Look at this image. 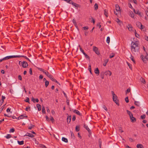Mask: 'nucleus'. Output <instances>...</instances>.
Here are the masks:
<instances>
[{
	"mask_svg": "<svg viewBox=\"0 0 148 148\" xmlns=\"http://www.w3.org/2000/svg\"><path fill=\"white\" fill-rule=\"evenodd\" d=\"M140 100V99L139 98H138V99H137V101H134V104L138 106H139L140 105V102H139V101Z\"/></svg>",
	"mask_w": 148,
	"mask_h": 148,
	"instance_id": "obj_12",
	"label": "nucleus"
},
{
	"mask_svg": "<svg viewBox=\"0 0 148 148\" xmlns=\"http://www.w3.org/2000/svg\"><path fill=\"white\" fill-rule=\"evenodd\" d=\"M108 61V59H106L104 60L105 63L103 64L104 66H106L107 63Z\"/></svg>",
	"mask_w": 148,
	"mask_h": 148,
	"instance_id": "obj_30",
	"label": "nucleus"
},
{
	"mask_svg": "<svg viewBox=\"0 0 148 148\" xmlns=\"http://www.w3.org/2000/svg\"><path fill=\"white\" fill-rule=\"evenodd\" d=\"M14 131V129L13 128H12L10 130L9 132H13Z\"/></svg>",
	"mask_w": 148,
	"mask_h": 148,
	"instance_id": "obj_52",
	"label": "nucleus"
},
{
	"mask_svg": "<svg viewBox=\"0 0 148 148\" xmlns=\"http://www.w3.org/2000/svg\"><path fill=\"white\" fill-rule=\"evenodd\" d=\"M117 21H116L118 23H119V25H120V23H122V22L118 18H117Z\"/></svg>",
	"mask_w": 148,
	"mask_h": 148,
	"instance_id": "obj_50",
	"label": "nucleus"
},
{
	"mask_svg": "<svg viewBox=\"0 0 148 148\" xmlns=\"http://www.w3.org/2000/svg\"><path fill=\"white\" fill-rule=\"evenodd\" d=\"M127 64L128 65V66H129V67L130 68L131 70H132V67L131 66V64L127 62Z\"/></svg>",
	"mask_w": 148,
	"mask_h": 148,
	"instance_id": "obj_48",
	"label": "nucleus"
},
{
	"mask_svg": "<svg viewBox=\"0 0 148 148\" xmlns=\"http://www.w3.org/2000/svg\"><path fill=\"white\" fill-rule=\"evenodd\" d=\"M140 80L142 83H143V84H145V80L142 77L140 78Z\"/></svg>",
	"mask_w": 148,
	"mask_h": 148,
	"instance_id": "obj_26",
	"label": "nucleus"
},
{
	"mask_svg": "<svg viewBox=\"0 0 148 148\" xmlns=\"http://www.w3.org/2000/svg\"><path fill=\"white\" fill-rule=\"evenodd\" d=\"M125 100L126 103L129 102L128 98V97H126L125 99Z\"/></svg>",
	"mask_w": 148,
	"mask_h": 148,
	"instance_id": "obj_54",
	"label": "nucleus"
},
{
	"mask_svg": "<svg viewBox=\"0 0 148 148\" xmlns=\"http://www.w3.org/2000/svg\"><path fill=\"white\" fill-rule=\"evenodd\" d=\"M49 84V82L47 81H46L45 82V86L47 87Z\"/></svg>",
	"mask_w": 148,
	"mask_h": 148,
	"instance_id": "obj_42",
	"label": "nucleus"
},
{
	"mask_svg": "<svg viewBox=\"0 0 148 148\" xmlns=\"http://www.w3.org/2000/svg\"><path fill=\"white\" fill-rule=\"evenodd\" d=\"M50 70H51V73H55V70L53 68L51 67L50 68Z\"/></svg>",
	"mask_w": 148,
	"mask_h": 148,
	"instance_id": "obj_40",
	"label": "nucleus"
},
{
	"mask_svg": "<svg viewBox=\"0 0 148 148\" xmlns=\"http://www.w3.org/2000/svg\"><path fill=\"white\" fill-rule=\"evenodd\" d=\"M11 136L10 134H8L5 137L7 138V139H8L10 138H11Z\"/></svg>",
	"mask_w": 148,
	"mask_h": 148,
	"instance_id": "obj_45",
	"label": "nucleus"
},
{
	"mask_svg": "<svg viewBox=\"0 0 148 148\" xmlns=\"http://www.w3.org/2000/svg\"><path fill=\"white\" fill-rule=\"evenodd\" d=\"M38 70H39L40 71L44 73H45V72H46V71H44V70L42 69V68H38Z\"/></svg>",
	"mask_w": 148,
	"mask_h": 148,
	"instance_id": "obj_36",
	"label": "nucleus"
},
{
	"mask_svg": "<svg viewBox=\"0 0 148 148\" xmlns=\"http://www.w3.org/2000/svg\"><path fill=\"white\" fill-rule=\"evenodd\" d=\"M119 130L121 132H123V131L122 130V128L121 127H119Z\"/></svg>",
	"mask_w": 148,
	"mask_h": 148,
	"instance_id": "obj_59",
	"label": "nucleus"
},
{
	"mask_svg": "<svg viewBox=\"0 0 148 148\" xmlns=\"http://www.w3.org/2000/svg\"><path fill=\"white\" fill-rule=\"evenodd\" d=\"M83 28L84 30H88V27L87 26L84 27Z\"/></svg>",
	"mask_w": 148,
	"mask_h": 148,
	"instance_id": "obj_62",
	"label": "nucleus"
},
{
	"mask_svg": "<svg viewBox=\"0 0 148 148\" xmlns=\"http://www.w3.org/2000/svg\"><path fill=\"white\" fill-rule=\"evenodd\" d=\"M5 96H2V99H1V101H2L1 102V105L2 104V103H3L4 101V99H5Z\"/></svg>",
	"mask_w": 148,
	"mask_h": 148,
	"instance_id": "obj_35",
	"label": "nucleus"
},
{
	"mask_svg": "<svg viewBox=\"0 0 148 148\" xmlns=\"http://www.w3.org/2000/svg\"><path fill=\"white\" fill-rule=\"evenodd\" d=\"M145 114L142 115L141 116V118L142 119H144L145 118Z\"/></svg>",
	"mask_w": 148,
	"mask_h": 148,
	"instance_id": "obj_51",
	"label": "nucleus"
},
{
	"mask_svg": "<svg viewBox=\"0 0 148 148\" xmlns=\"http://www.w3.org/2000/svg\"><path fill=\"white\" fill-rule=\"evenodd\" d=\"M72 5H73L74 6H75V7H77L79 5L78 4H76V3H75L74 2V3H73V4Z\"/></svg>",
	"mask_w": 148,
	"mask_h": 148,
	"instance_id": "obj_53",
	"label": "nucleus"
},
{
	"mask_svg": "<svg viewBox=\"0 0 148 148\" xmlns=\"http://www.w3.org/2000/svg\"><path fill=\"white\" fill-rule=\"evenodd\" d=\"M73 112L77 114V115H81V113L80 112L77 110H74Z\"/></svg>",
	"mask_w": 148,
	"mask_h": 148,
	"instance_id": "obj_19",
	"label": "nucleus"
},
{
	"mask_svg": "<svg viewBox=\"0 0 148 148\" xmlns=\"http://www.w3.org/2000/svg\"><path fill=\"white\" fill-rule=\"evenodd\" d=\"M126 111L127 112V114H129L130 117L131 116V115H133L132 114L130 111H129L128 110H127Z\"/></svg>",
	"mask_w": 148,
	"mask_h": 148,
	"instance_id": "obj_32",
	"label": "nucleus"
},
{
	"mask_svg": "<svg viewBox=\"0 0 148 148\" xmlns=\"http://www.w3.org/2000/svg\"><path fill=\"white\" fill-rule=\"evenodd\" d=\"M34 126L35 125L31 124V126H29L28 127V129L29 130H31L32 128H33Z\"/></svg>",
	"mask_w": 148,
	"mask_h": 148,
	"instance_id": "obj_41",
	"label": "nucleus"
},
{
	"mask_svg": "<svg viewBox=\"0 0 148 148\" xmlns=\"http://www.w3.org/2000/svg\"><path fill=\"white\" fill-rule=\"evenodd\" d=\"M130 58L132 60L134 63H135V61L134 60V58L132 56H131Z\"/></svg>",
	"mask_w": 148,
	"mask_h": 148,
	"instance_id": "obj_49",
	"label": "nucleus"
},
{
	"mask_svg": "<svg viewBox=\"0 0 148 148\" xmlns=\"http://www.w3.org/2000/svg\"><path fill=\"white\" fill-rule=\"evenodd\" d=\"M21 63L22 64V67L23 68L26 67L28 66V64L26 62L23 61L22 62L20 61H19V64H20Z\"/></svg>",
	"mask_w": 148,
	"mask_h": 148,
	"instance_id": "obj_3",
	"label": "nucleus"
},
{
	"mask_svg": "<svg viewBox=\"0 0 148 148\" xmlns=\"http://www.w3.org/2000/svg\"><path fill=\"white\" fill-rule=\"evenodd\" d=\"M62 140L64 142L66 143H67L68 142V140L67 138H64V137H62Z\"/></svg>",
	"mask_w": 148,
	"mask_h": 148,
	"instance_id": "obj_28",
	"label": "nucleus"
},
{
	"mask_svg": "<svg viewBox=\"0 0 148 148\" xmlns=\"http://www.w3.org/2000/svg\"><path fill=\"white\" fill-rule=\"evenodd\" d=\"M104 14L106 16V17H108V10L106 9L104 10Z\"/></svg>",
	"mask_w": 148,
	"mask_h": 148,
	"instance_id": "obj_27",
	"label": "nucleus"
},
{
	"mask_svg": "<svg viewBox=\"0 0 148 148\" xmlns=\"http://www.w3.org/2000/svg\"><path fill=\"white\" fill-rule=\"evenodd\" d=\"M28 136L30 137H33L34 136L32 134H31L29 133H27L24 136Z\"/></svg>",
	"mask_w": 148,
	"mask_h": 148,
	"instance_id": "obj_13",
	"label": "nucleus"
},
{
	"mask_svg": "<svg viewBox=\"0 0 148 148\" xmlns=\"http://www.w3.org/2000/svg\"><path fill=\"white\" fill-rule=\"evenodd\" d=\"M95 73L97 75H99V72L98 68H96L94 71Z\"/></svg>",
	"mask_w": 148,
	"mask_h": 148,
	"instance_id": "obj_15",
	"label": "nucleus"
},
{
	"mask_svg": "<svg viewBox=\"0 0 148 148\" xmlns=\"http://www.w3.org/2000/svg\"><path fill=\"white\" fill-rule=\"evenodd\" d=\"M19 56H6L4 58H3V59L4 60H7L9 59L10 58H17V57H19Z\"/></svg>",
	"mask_w": 148,
	"mask_h": 148,
	"instance_id": "obj_4",
	"label": "nucleus"
},
{
	"mask_svg": "<svg viewBox=\"0 0 148 148\" xmlns=\"http://www.w3.org/2000/svg\"><path fill=\"white\" fill-rule=\"evenodd\" d=\"M130 118L132 122H135L136 121V119L133 117V115H131Z\"/></svg>",
	"mask_w": 148,
	"mask_h": 148,
	"instance_id": "obj_10",
	"label": "nucleus"
},
{
	"mask_svg": "<svg viewBox=\"0 0 148 148\" xmlns=\"http://www.w3.org/2000/svg\"><path fill=\"white\" fill-rule=\"evenodd\" d=\"M42 111L43 113H45V108L43 106H42Z\"/></svg>",
	"mask_w": 148,
	"mask_h": 148,
	"instance_id": "obj_46",
	"label": "nucleus"
},
{
	"mask_svg": "<svg viewBox=\"0 0 148 148\" xmlns=\"http://www.w3.org/2000/svg\"><path fill=\"white\" fill-rule=\"evenodd\" d=\"M127 27L128 28L129 31H132V27L131 24H128V26H127Z\"/></svg>",
	"mask_w": 148,
	"mask_h": 148,
	"instance_id": "obj_18",
	"label": "nucleus"
},
{
	"mask_svg": "<svg viewBox=\"0 0 148 148\" xmlns=\"http://www.w3.org/2000/svg\"><path fill=\"white\" fill-rule=\"evenodd\" d=\"M134 12L135 13L138 14L140 17L142 16L141 13L139 12L138 10H135L134 9Z\"/></svg>",
	"mask_w": 148,
	"mask_h": 148,
	"instance_id": "obj_11",
	"label": "nucleus"
},
{
	"mask_svg": "<svg viewBox=\"0 0 148 148\" xmlns=\"http://www.w3.org/2000/svg\"><path fill=\"white\" fill-rule=\"evenodd\" d=\"M136 147L137 148H143V146L142 144H138L137 145Z\"/></svg>",
	"mask_w": 148,
	"mask_h": 148,
	"instance_id": "obj_25",
	"label": "nucleus"
},
{
	"mask_svg": "<svg viewBox=\"0 0 148 148\" xmlns=\"http://www.w3.org/2000/svg\"><path fill=\"white\" fill-rule=\"evenodd\" d=\"M26 102L29 103V99L28 97H27L25 101Z\"/></svg>",
	"mask_w": 148,
	"mask_h": 148,
	"instance_id": "obj_57",
	"label": "nucleus"
},
{
	"mask_svg": "<svg viewBox=\"0 0 148 148\" xmlns=\"http://www.w3.org/2000/svg\"><path fill=\"white\" fill-rule=\"evenodd\" d=\"M75 119H76V118H75V116L73 115V117L72 119V121H74L75 120Z\"/></svg>",
	"mask_w": 148,
	"mask_h": 148,
	"instance_id": "obj_60",
	"label": "nucleus"
},
{
	"mask_svg": "<svg viewBox=\"0 0 148 148\" xmlns=\"http://www.w3.org/2000/svg\"><path fill=\"white\" fill-rule=\"evenodd\" d=\"M88 70H89V71L90 73L91 74H92V73L91 70V66L90 65L89 66Z\"/></svg>",
	"mask_w": 148,
	"mask_h": 148,
	"instance_id": "obj_47",
	"label": "nucleus"
},
{
	"mask_svg": "<svg viewBox=\"0 0 148 148\" xmlns=\"http://www.w3.org/2000/svg\"><path fill=\"white\" fill-rule=\"evenodd\" d=\"M95 10H97L98 8V5L97 3H95L94 5Z\"/></svg>",
	"mask_w": 148,
	"mask_h": 148,
	"instance_id": "obj_34",
	"label": "nucleus"
},
{
	"mask_svg": "<svg viewBox=\"0 0 148 148\" xmlns=\"http://www.w3.org/2000/svg\"><path fill=\"white\" fill-rule=\"evenodd\" d=\"M130 16L132 18H134V15L132 12L131 11L130 12Z\"/></svg>",
	"mask_w": 148,
	"mask_h": 148,
	"instance_id": "obj_39",
	"label": "nucleus"
},
{
	"mask_svg": "<svg viewBox=\"0 0 148 148\" xmlns=\"http://www.w3.org/2000/svg\"><path fill=\"white\" fill-rule=\"evenodd\" d=\"M71 120V116H68L67 118V121L68 123H69Z\"/></svg>",
	"mask_w": 148,
	"mask_h": 148,
	"instance_id": "obj_16",
	"label": "nucleus"
},
{
	"mask_svg": "<svg viewBox=\"0 0 148 148\" xmlns=\"http://www.w3.org/2000/svg\"><path fill=\"white\" fill-rule=\"evenodd\" d=\"M93 50L98 55L99 54V51L98 50V48L97 47L94 46L93 47Z\"/></svg>",
	"mask_w": 148,
	"mask_h": 148,
	"instance_id": "obj_9",
	"label": "nucleus"
},
{
	"mask_svg": "<svg viewBox=\"0 0 148 148\" xmlns=\"http://www.w3.org/2000/svg\"><path fill=\"white\" fill-rule=\"evenodd\" d=\"M25 117L26 118L27 117V116H25L24 115H22L20 116L19 118H20L21 119H23L24 118V117Z\"/></svg>",
	"mask_w": 148,
	"mask_h": 148,
	"instance_id": "obj_37",
	"label": "nucleus"
},
{
	"mask_svg": "<svg viewBox=\"0 0 148 148\" xmlns=\"http://www.w3.org/2000/svg\"><path fill=\"white\" fill-rule=\"evenodd\" d=\"M113 101L114 102H115L116 104L118 106H119V103L118 102L119 100L117 99V97L116 96L115 97L113 96Z\"/></svg>",
	"mask_w": 148,
	"mask_h": 148,
	"instance_id": "obj_5",
	"label": "nucleus"
},
{
	"mask_svg": "<svg viewBox=\"0 0 148 148\" xmlns=\"http://www.w3.org/2000/svg\"><path fill=\"white\" fill-rule=\"evenodd\" d=\"M105 75L107 76L109 75V76L111 75L112 74V73L111 71H108L105 72Z\"/></svg>",
	"mask_w": 148,
	"mask_h": 148,
	"instance_id": "obj_14",
	"label": "nucleus"
},
{
	"mask_svg": "<svg viewBox=\"0 0 148 148\" xmlns=\"http://www.w3.org/2000/svg\"><path fill=\"white\" fill-rule=\"evenodd\" d=\"M36 106L38 111H40L41 110V107L40 104H37L36 105Z\"/></svg>",
	"mask_w": 148,
	"mask_h": 148,
	"instance_id": "obj_20",
	"label": "nucleus"
},
{
	"mask_svg": "<svg viewBox=\"0 0 148 148\" xmlns=\"http://www.w3.org/2000/svg\"><path fill=\"white\" fill-rule=\"evenodd\" d=\"M50 120L52 123H53L54 121V119L52 116H51Z\"/></svg>",
	"mask_w": 148,
	"mask_h": 148,
	"instance_id": "obj_56",
	"label": "nucleus"
},
{
	"mask_svg": "<svg viewBox=\"0 0 148 148\" xmlns=\"http://www.w3.org/2000/svg\"><path fill=\"white\" fill-rule=\"evenodd\" d=\"M71 137L72 138L74 139L75 138V136H74V134L71 131Z\"/></svg>",
	"mask_w": 148,
	"mask_h": 148,
	"instance_id": "obj_44",
	"label": "nucleus"
},
{
	"mask_svg": "<svg viewBox=\"0 0 148 148\" xmlns=\"http://www.w3.org/2000/svg\"><path fill=\"white\" fill-rule=\"evenodd\" d=\"M104 73H105L104 72H102L101 73V77L102 79H103L104 78Z\"/></svg>",
	"mask_w": 148,
	"mask_h": 148,
	"instance_id": "obj_31",
	"label": "nucleus"
},
{
	"mask_svg": "<svg viewBox=\"0 0 148 148\" xmlns=\"http://www.w3.org/2000/svg\"><path fill=\"white\" fill-rule=\"evenodd\" d=\"M75 130L76 132H78L79 131V126H77L76 127Z\"/></svg>",
	"mask_w": 148,
	"mask_h": 148,
	"instance_id": "obj_33",
	"label": "nucleus"
},
{
	"mask_svg": "<svg viewBox=\"0 0 148 148\" xmlns=\"http://www.w3.org/2000/svg\"><path fill=\"white\" fill-rule=\"evenodd\" d=\"M131 48H136V47H138V44L137 41L135 42L132 41L131 43Z\"/></svg>",
	"mask_w": 148,
	"mask_h": 148,
	"instance_id": "obj_2",
	"label": "nucleus"
},
{
	"mask_svg": "<svg viewBox=\"0 0 148 148\" xmlns=\"http://www.w3.org/2000/svg\"><path fill=\"white\" fill-rule=\"evenodd\" d=\"M114 56V54L113 53H112L110 55V58H112Z\"/></svg>",
	"mask_w": 148,
	"mask_h": 148,
	"instance_id": "obj_43",
	"label": "nucleus"
},
{
	"mask_svg": "<svg viewBox=\"0 0 148 148\" xmlns=\"http://www.w3.org/2000/svg\"><path fill=\"white\" fill-rule=\"evenodd\" d=\"M50 79H51L52 81H54V82L55 81L56 79H54L53 78V77L52 75L51 76V78H50Z\"/></svg>",
	"mask_w": 148,
	"mask_h": 148,
	"instance_id": "obj_61",
	"label": "nucleus"
},
{
	"mask_svg": "<svg viewBox=\"0 0 148 148\" xmlns=\"http://www.w3.org/2000/svg\"><path fill=\"white\" fill-rule=\"evenodd\" d=\"M136 25L140 29H143V25L140 22H136Z\"/></svg>",
	"mask_w": 148,
	"mask_h": 148,
	"instance_id": "obj_7",
	"label": "nucleus"
},
{
	"mask_svg": "<svg viewBox=\"0 0 148 148\" xmlns=\"http://www.w3.org/2000/svg\"><path fill=\"white\" fill-rule=\"evenodd\" d=\"M139 47H136V48H131L132 52L134 54L138 52L139 51Z\"/></svg>",
	"mask_w": 148,
	"mask_h": 148,
	"instance_id": "obj_1",
	"label": "nucleus"
},
{
	"mask_svg": "<svg viewBox=\"0 0 148 148\" xmlns=\"http://www.w3.org/2000/svg\"><path fill=\"white\" fill-rule=\"evenodd\" d=\"M17 142L20 145H23L24 143V141L23 140L21 141L18 140Z\"/></svg>",
	"mask_w": 148,
	"mask_h": 148,
	"instance_id": "obj_22",
	"label": "nucleus"
},
{
	"mask_svg": "<svg viewBox=\"0 0 148 148\" xmlns=\"http://www.w3.org/2000/svg\"><path fill=\"white\" fill-rule=\"evenodd\" d=\"M143 55H141L140 58L142 59V60H143V62L144 63H146V60L145 59H144V58H143Z\"/></svg>",
	"mask_w": 148,
	"mask_h": 148,
	"instance_id": "obj_24",
	"label": "nucleus"
},
{
	"mask_svg": "<svg viewBox=\"0 0 148 148\" xmlns=\"http://www.w3.org/2000/svg\"><path fill=\"white\" fill-rule=\"evenodd\" d=\"M111 93L112 95L113 96L115 97L116 96V95L114 93V91H111Z\"/></svg>",
	"mask_w": 148,
	"mask_h": 148,
	"instance_id": "obj_63",
	"label": "nucleus"
},
{
	"mask_svg": "<svg viewBox=\"0 0 148 148\" xmlns=\"http://www.w3.org/2000/svg\"><path fill=\"white\" fill-rule=\"evenodd\" d=\"M84 127L86 129V130L88 131L90 135H91V130L88 128V126L85 124H84Z\"/></svg>",
	"mask_w": 148,
	"mask_h": 148,
	"instance_id": "obj_6",
	"label": "nucleus"
},
{
	"mask_svg": "<svg viewBox=\"0 0 148 148\" xmlns=\"http://www.w3.org/2000/svg\"><path fill=\"white\" fill-rule=\"evenodd\" d=\"M45 74L49 78H51V76H52V75H51V74H50L49 73L47 72V71H46L45 72Z\"/></svg>",
	"mask_w": 148,
	"mask_h": 148,
	"instance_id": "obj_17",
	"label": "nucleus"
},
{
	"mask_svg": "<svg viewBox=\"0 0 148 148\" xmlns=\"http://www.w3.org/2000/svg\"><path fill=\"white\" fill-rule=\"evenodd\" d=\"M19 56V57H17L18 58H20V57L24 58H25L27 60H29V61H30V60L29 59L25 56L18 55V56Z\"/></svg>",
	"mask_w": 148,
	"mask_h": 148,
	"instance_id": "obj_21",
	"label": "nucleus"
},
{
	"mask_svg": "<svg viewBox=\"0 0 148 148\" xmlns=\"http://www.w3.org/2000/svg\"><path fill=\"white\" fill-rule=\"evenodd\" d=\"M66 103L68 105H69V100L67 98H66Z\"/></svg>",
	"mask_w": 148,
	"mask_h": 148,
	"instance_id": "obj_55",
	"label": "nucleus"
},
{
	"mask_svg": "<svg viewBox=\"0 0 148 148\" xmlns=\"http://www.w3.org/2000/svg\"><path fill=\"white\" fill-rule=\"evenodd\" d=\"M99 148H101L102 145V141L100 139L99 140Z\"/></svg>",
	"mask_w": 148,
	"mask_h": 148,
	"instance_id": "obj_23",
	"label": "nucleus"
},
{
	"mask_svg": "<svg viewBox=\"0 0 148 148\" xmlns=\"http://www.w3.org/2000/svg\"><path fill=\"white\" fill-rule=\"evenodd\" d=\"M148 59V55L147 54V55L146 56H145L144 58V59H145L146 61Z\"/></svg>",
	"mask_w": 148,
	"mask_h": 148,
	"instance_id": "obj_58",
	"label": "nucleus"
},
{
	"mask_svg": "<svg viewBox=\"0 0 148 148\" xmlns=\"http://www.w3.org/2000/svg\"><path fill=\"white\" fill-rule=\"evenodd\" d=\"M110 42V38L109 37H108L106 39V42H107L109 44Z\"/></svg>",
	"mask_w": 148,
	"mask_h": 148,
	"instance_id": "obj_38",
	"label": "nucleus"
},
{
	"mask_svg": "<svg viewBox=\"0 0 148 148\" xmlns=\"http://www.w3.org/2000/svg\"><path fill=\"white\" fill-rule=\"evenodd\" d=\"M115 7H116V10L119 11L120 7L118 5H117V4L116 5H115Z\"/></svg>",
	"mask_w": 148,
	"mask_h": 148,
	"instance_id": "obj_29",
	"label": "nucleus"
},
{
	"mask_svg": "<svg viewBox=\"0 0 148 148\" xmlns=\"http://www.w3.org/2000/svg\"><path fill=\"white\" fill-rule=\"evenodd\" d=\"M130 88H128L127 90L126 91V93H127L128 92H130Z\"/></svg>",
	"mask_w": 148,
	"mask_h": 148,
	"instance_id": "obj_64",
	"label": "nucleus"
},
{
	"mask_svg": "<svg viewBox=\"0 0 148 148\" xmlns=\"http://www.w3.org/2000/svg\"><path fill=\"white\" fill-rule=\"evenodd\" d=\"M80 51L83 53L85 57L86 58L89 59L90 57L89 56H88L86 53H85L83 49H82L81 47H80Z\"/></svg>",
	"mask_w": 148,
	"mask_h": 148,
	"instance_id": "obj_8",
	"label": "nucleus"
}]
</instances>
